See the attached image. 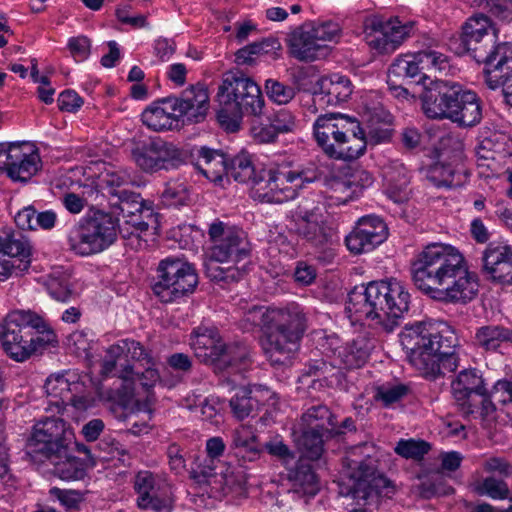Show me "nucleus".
<instances>
[{
	"label": "nucleus",
	"mask_w": 512,
	"mask_h": 512,
	"mask_svg": "<svg viewBox=\"0 0 512 512\" xmlns=\"http://www.w3.org/2000/svg\"><path fill=\"white\" fill-rule=\"evenodd\" d=\"M415 286L434 300L467 303L478 293L476 273L458 248L434 242L426 245L412 263Z\"/></svg>",
	"instance_id": "nucleus-1"
},
{
	"label": "nucleus",
	"mask_w": 512,
	"mask_h": 512,
	"mask_svg": "<svg viewBox=\"0 0 512 512\" xmlns=\"http://www.w3.org/2000/svg\"><path fill=\"white\" fill-rule=\"evenodd\" d=\"M246 330L260 327L263 335L261 348L273 366L288 365L300 348L307 329V317L295 303L285 307L254 306L243 316Z\"/></svg>",
	"instance_id": "nucleus-2"
},
{
	"label": "nucleus",
	"mask_w": 512,
	"mask_h": 512,
	"mask_svg": "<svg viewBox=\"0 0 512 512\" xmlns=\"http://www.w3.org/2000/svg\"><path fill=\"white\" fill-rule=\"evenodd\" d=\"M399 338L410 363L427 379L435 380L459 366L458 337L445 322L406 326Z\"/></svg>",
	"instance_id": "nucleus-3"
},
{
	"label": "nucleus",
	"mask_w": 512,
	"mask_h": 512,
	"mask_svg": "<svg viewBox=\"0 0 512 512\" xmlns=\"http://www.w3.org/2000/svg\"><path fill=\"white\" fill-rule=\"evenodd\" d=\"M409 305L410 294L405 285L390 278L354 288L348 295L345 311L352 322L371 320L384 331L392 332Z\"/></svg>",
	"instance_id": "nucleus-4"
},
{
	"label": "nucleus",
	"mask_w": 512,
	"mask_h": 512,
	"mask_svg": "<svg viewBox=\"0 0 512 512\" xmlns=\"http://www.w3.org/2000/svg\"><path fill=\"white\" fill-rule=\"evenodd\" d=\"M212 246L205 262L208 277L216 281H238L246 274V263L238 264L249 257L250 248L243 230L216 220L208 230Z\"/></svg>",
	"instance_id": "nucleus-5"
},
{
	"label": "nucleus",
	"mask_w": 512,
	"mask_h": 512,
	"mask_svg": "<svg viewBox=\"0 0 512 512\" xmlns=\"http://www.w3.org/2000/svg\"><path fill=\"white\" fill-rule=\"evenodd\" d=\"M131 362L149 364L151 356L143 345L134 339H120L110 345L101 364V373L105 376L115 371L117 365L118 378L121 384L110 391V399L121 407H128L135 402L134 368Z\"/></svg>",
	"instance_id": "nucleus-6"
},
{
	"label": "nucleus",
	"mask_w": 512,
	"mask_h": 512,
	"mask_svg": "<svg viewBox=\"0 0 512 512\" xmlns=\"http://www.w3.org/2000/svg\"><path fill=\"white\" fill-rule=\"evenodd\" d=\"M375 446L365 442L351 447L343 459V478L339 493L355 500H377L385 479L375 473L372 454Z\"/></svg>",
	"instance_id": "nucleus-7"
},
{
	"label": "nucleus",
	"mask_w": 512,
	"mask_h": 512,
	"mask_svg": "<svg viewBox=\"0 0 512 512\" xmlns=\"http://www.w3.org/2000/svg\"><path fill=\"white\" fill-rule=\"evenodd\" d=\"M28 327L45 335L41 341L47 344L58 342L56 334L43 317L31 311H12L0 325V340L6 354L17 362L28 359L36 349L34 339L23 332Z\"/></svg>",
	"instance_id": "nucleus-8"
},
{
	"label": "nucleus",
	"mask_w": 512,
	"mask_h": 512,
	"mask_svg": "<svg viewBox=\"0 0 512 512\" xmlns=\"http://www.w3.org/2000/svg\"><path fill=\"white\" fill-rule=\"evenodd\" d=\"M218 97L223 108L218 117L221 122L227 113L235 117L251 115L259 117L263 114L265 101L260 87L250 77L239 71L224 74L219 86Z\"/></svg>",
	"instance_id": "nucleus-9"
},
{
	"label": "nucleus",
	"mask_w": 512,
	"mask_h": 512,
	"mask_svg": "<svg viewBox=\"0 0 512 512\" xmlns=\"http://www.w3.org/2000/svg\"><path fill=\"white\" fill-rule=\"evenodd\" d=\"M75 445L85 452L84 445L75 442V434L68 422L58 417H46L37 421L27 440V451L32 457L55 459L65 455Z\"/></svg>",
	"instance_id": "nucleus-10"
},
{
	"label": "nucleus",
	"mask_w": 512,
	"mask_h": 512,
	"mask_svg": "<svg viewBox=\"0 0 512 512\" xmlns=\"http://www.w3.org/2000/svg\"><path fill=\"white\" fill-rule=\"evenodd\" d=\"M118 226V221L103 211L83 217L68 233L69 248L79 256L98 254L114 243Z\"/></svg>",
	"instance_id": "nucleus-11"
},
{
	"label": "nucleus",
	"mask_w": 512,
	"mask_h": 512,
	"mask_svg": "<svg viewBox=\"0 0 512 512\" xmlns=\"http://www.w3.org/2000/svg\"><path fill=\"white\" fill-rule=\"evenodd\" d=\"M198 284L195 268L178 257L162 259L151 283L153 295L162 303H174L192 294Z\"/></svg>",
	"instance_id": "nucleus-12"
},
{
	"label": "nucleus",
	"mask_w": 512,
	"mask_h": 512,
	"mask_svg": "<svg viewBox=\"0 0 512 512\" xmlns=\"http://www.w3.org/2000/svg\"><path fill=\"white\" fill-rule=\"evenodd\" d=\"M131 155L136 165L146 173L175 169L185 161L179 147L160 138L139 143Z\"/></svg>",
	"instance_id": "nucleus-13"
},
{
	"label": "nucleus",
	"mask_w": 512,
	"mask_h": 512,
	"mask_svg": "<svg viewBox=\"0 0 512 512\" xmlns=\"http://www.w3.org/2000/svg\"><path fill=\"white\" fill-rule=\"evenodd\" d=\"M32 262V246L23 236H0V282L23 276Z\"/></svg>",
	"instance_id": "nucleus-14"
},
{
	"label": "nucleus",
	"mask_w": 512,
	"mask_h": 512,
	"mask_svg": "<svg viewBox=\"0 0 512 512\" xmlns=\"http://www.w3.org/2000/svg\"><path fill=\"white\" fill-rule=\"evenodd\" d=\"M413 26L411 23L401 24L397 19L383 22L373 16L364 21L365 39L370 48L379 53H392L406 37L409 36Z\"/></svg>",
	"instance_id": "nucleus-15"
},
{
	"label": "nucleus",
	"mask_w": 512,
	"mask_h": 512,
	"mask_svg": "<svg viewBox=\"0 0 512 512\" xmlns=\"http://www.w3.org/2000/svg\"><path fill=\"white\" fill-rule=\"evenodd\" d=\"M496 31L491 20L478 14L470 17L463 26L462 42L471 56L481 63L496 41Z\"/></svg>",
	"instance_id": "nucleus-16"
},
{
	"label": "nucleus",
	"mask_w": 512,
	"mask_h": 512,
	"mask_svg": "<svg viewBox=\"0 0 512 512\" xmlns=\"http://www.w3.org/2000/svg\"><path fill=\"white\" fill-rule=\"evenodd\" d=\"M294 232L315 247H323L332 242L334 229L323 211L315 207L300 210L293 217Z\"/></svg>",
	"instance_id": "nucleus-17"
},
{
	"label": "nucleus",
	"mask_w": 512,
	"mask_h": 512,
	"mask_svg": "<svg viewBox=\"0 0 512 512\" xmlns=\"http://www.w3.org/2000/svg\"><path fill=\"white\" fill-rule=\"evenodd\" d=\"M386 237L384 221L378 216L368 215L358 220L356 227L346 236L345 243L351 253L361 254L373 250Z\"/></svg>",
	"instance_id": "nucleus-18"
},
{
	"label": "nucleus",
	"mask_w": 512,
	"mask_h": 512,
	"mask_svg": "<svg viewBox=\"0 0 512 512\" xmlns=\"http://www.w3.org/2000/svg\"><path fill=\"white\" fill-rule=\"evenodd\" d=\"M313 131L318 145L331 157L340 139L351 131V118L335 113L320 115L313 125Z\"/></svg>",
	"instance_id": "nucleus-19"
},
{
	"label": "nucleus",
	"mask_w": 512,
	"mask_h": 512,
	"mask_svg": "<svg viewBox=\"0 0 512 512\" xmlns=\"http://www.w3.org/2000/svg\"><path fill=\"white\" fill-rule=\"evenodd\" d=\"M41 168L38 148L32 142L20 141L10 154V165L6 174L14 182L27 183Z\"/></svg>",
	"instance_id": "nucleus-20"
},
{
	"label": "nucleus",
	"mask_w": 512,
	"mask_h": 512,
	"mask_svg": "<svg viewBox=\"0 0 512 512\" xmlns=\"http://www.w3.org/2000/svg\"><path fill=\"white\" fill-rule=\"evenodd\" d=\"M287 45L292 57L302 62H313L327 57L331 48L322 45L310 30V24L295 28L287 38Z\"/></svg>",
	"instance_id": "nucleus-21"
},
{
	"label": "nucleus",
	"mask_w": 512,
	"mask_h": 512,
	"mask_svg": "<svg viewBox=\"0 0 512 512\" xmlns=\"http://www.w3.org/2000/svg\"><path fill=\"white\" fill-rule=\"evenodd\" d=\"M352 91L353 85L348 77L340 74L322 76L313 86V100L322 108L337 106L346 102Z\"/></svg>",
	"instance_id": "nucleus-22"
},
{
	"label": "nucleus",
	"mask_w": 512,
	"mask_h": 512,
	"mask_svg": "<svg viewBox=\"0 0 512 512\" xmlns=\"http://www.w3.org/2000/svg\"><path fill=\"white\" fill-rule=\"evenodd\" d=\"M274 193H272L273 203H283L294 199L298 190L304 183H311L318 177L316 170L294 171L289 168H273Z\"/></svg>",
	"instance_id": "nucleus-23"
},
{
	"label": "nucleus",
	"mask_w": 512,
	"mask_h": 512,
	"mask_svg": "<svg viewBox=\"0 0 512 512\" xmlns=\"http://www.w3.org/2000/svg\"><path fill=\"white\" fill-rule=\"evenodd\" d=\"M179 114L190 122L199 123L206 117L209 109V94L203 85H192L182 91L179 97H171Z\"/></svg>",
	"instance_id": "nucleus-24"
},
{
	"label": "nucleus",
	"mask_w": 512,
	"mask_h": 512,
	"mask_svg": "<svg viewBox=\"0 0 512 512\" xmlns=\"http://www.w3.org/2000/svg\"><path fill=\"white\" fill-rule=\"evenodd\" d=\"M482 269L492 281L512 284V249L508 246H488L482 254Z\"/></svg>",
	"instance_id": "nucleus-25"
},
{
	"label": "nucleus",
	"mask_w": 512,
	"mask_h": 512,
	"mask_svg": "<svg viewBox=\"0 0 512 512\" xmlns=\"http://www.w3.org/2000/svg\"><path fill=\"white\" fill-rule=\"evenodd\" d=\"M190 346L200 362L219 365L225 343L216 329L199 326L191 334Z\"/></svg>",
	"instance_id": "nucleus-26"
},
{
	"label": "nucleus",
	"mask_w": 512,
	"mask_h": 512,
	"mask_svg": "<svg viewBox=\"0 0 512 512\" xmlns=\"http://www.w3.org/2000/svg\"><path fill=\"white\" fill-rule=\"evenodd\" d=\"M451 390L455 400L462 406L465 414L474 412V407L468 402L472 394L487 395L484 379L479 370L469 368L462 370L451 382Z\"/></svg>",
	"instance_id": "nucleus-27"
},
{
	"label": "nucleus",
	"mask_w": 512,
	"mask_h": 512,
	"mask_svg": "<svg viewBox=\"0 0 512 512\" xmlns=\"http://www.w3.org/2000/svg\"><path fill=\"white\" fill-rule=\"evenodd\" d=\"M453 101L455 102L451 104L449 120L464 127H471L480 122L482 108L480 99L475 92L456 87Z\"/></svg>",
	"instance_id": "nucleus-28"
},
{
	"label": "nucleus",
	"mask_w": 512,
	"mask_h": 512,
	"mask_svg": "<svg viewBox=\"0 0 512 512\" xmlns=\"http://www.w3.org/2000/svg\"><path fill=\"white\" fill-rule=\"evenodd\" d=\"M101 181L107 194L117 199L111 205L119 211V215L124 216L125 213H132L130 206L139 210L140 196L125 188L129 184V177L125 173L108 172Z\"/></svg>",
	"instance_id": "nucleus-29"
},
{
	"label": "nucleus",
	"mask_w": 512,
	"mask_h": 512,
	"mask_svg": "<svg viewBox=\"0 0 512 512\" xmlns=\"http://www.w3.org/2000/svg\"><path fill=\"white\" fill-rule=\"evenodd\" d=\"M374 348V341L365 334L358 335L351 342L333 350L334 365L346 369L362 367Z\"/></svg>",
	"instance_id": "nucleus-30"
},
{
	"label": "nucleus",
	"mask_w": 512,
	"mask_h": 512,
	"mask_svg": "<svg viewBox=\"0 0 512 512\" xmlns=\"http://www.w3.org/2000/svg\"><path fill=\"white\" fill-rule=\"evenodd\" d=\"M486 58L481 62L485 65L483 70L485 82L490 89H496L502 83L503 70L512 69V43L494 44Z\"/></svg>",
	"instance_id": "nucleus-31"
},
{
	"label": "nucleus",
	"mask_w": 512,
	"mask_h": 512,
	"mask_svg": "<svg viewBox=\"0 0 512 512\" xmlns=\"http://www.w3.org/2000/svg\"><path fill=\"white\" fill-rule=\"evenodd\" d=\"M179 119V114L171 97L153 102L141 114L143 124L156 132L173 129Z\"/></svg>",
	"instance_id": "nucleus-32"
},
{
	"label": "nucleus",
	"mask_w": 512,
	"mask_h": 512,
	"mask_svg": "<svg viewBox=\"0 0 512 512\" xmlns=\"http://www.w3.org/2000/svg\"><path fill=\"white\" fill-rule=\"evenodd\" d=\"M455 88V84L448 87L446 83H441L427 91L422 98V109L425 115L432 119H449L451 104L455 102L453 101Z\"/></svg>",
	"instance_id": "nucleus-33"
},
{
	"label": "nucleus",
	"mask_w": 512,
	"mask_h": 512,
	"mask_svg": "<svg viewBox=\"0 0 512 512\" xmlns=\"http://www.w3.org/2000/svg\"><path fill=\"white\" fill-rule=\"evenodd\" d=\"M367 145L366 132L360 127L358 121L351 119V131L345 133V137L340 139L331 158L345 161L356 160L365 153Z\"/></svg>",
	"instance_id": "nucleus-34"
},
{
	"label": "nucleus",
	"mask_w": 512,
	"mask_h": 512,
	"mask_svg": "<svg viewBox=\"0 0 512 512\" xmlns=\"http://www.w3.org/2000/svg\"><path fill=\"white\" fill-rule=\"evenodd\" d=\"M299 430L331 434L339 432L336 429V419L330 409L323 404L309 407L301 416Z\"/></svg>",
	"instance_id": "nucleus-35"
},
{
	"label": "nucleus",
	"mask_w": 512,
	"mask_h": 512,
	"mask_svg": "<svg viewBox=\"0 0 512 512\" xmlns=\"http://www.w3.org/2000/svg\"><path fill=\"white\" fill-rule=\"evenodd\" d=\"M270 395L271 392L268 389H263L261 386L241 388L231 398L230 407L234 416L239 420H243L248 417L254 409L264 404Z\"/></svg>",
	"instance_id": "nucleus-36"
},
{
	"label": "nucleus",
	"mask_w": 512,
	"mask_h": 512,
	"mask_svg": "<svg viewBox=\"0 0 512 512\" xmlns=\"http://www.w3.org/2000/svg\"><path fill=\"white\" fill-rule=\"evenodd\" d=\"M231 448L244 461H255L260 457L261 447L252 426L240 425L232 432Z\"/></svg>",
	"instance_id": "nucleus-37"
},
{
	"label": "nucleus",
	"mask_w": 512,
	"mask_h": 512,
	"mask_svg": "<svg viewBox=\"0 0 512 512\" xmlns=\"http://www.w3.org/2000/svg\"><path fill=\"white\" fill-rule=\"evenodd\" d=\"M82 384L78 381L76 373L67 370L51 374L45 381L44 389L49 397L64 403L73 392H78Z\"/></svg>",
	"instance_id": "nucleus-38"
},
{
	"label": "nucleus",
	"mask_w": 512,
	"mask_h": 512,
	"mask_svg": "<svg viewBox=\"0 0 512 512\" xmlns=\"http://www.w3.org/2000/svg\"><path fill=\"white\" fill-rule=\"evenodd\" d=\"M134 490L137 493V506H144L149 503L148 498L155 495L164 486L170 483L161 475L154 474L151 471H139L134 478Z\"/></svg>",
	"instance_id": "nucleus-39"
},
{
	"label": "nucleus",
	"mask_w": 512,
	"mask_h": 512,
	"mask_svg": "<svg viewBox=\"0 0 512 512\" xmlns=\"http://www.w3.org/2000/svg\"><path fill=\"white\" fill-rule=\"evenodd\" d=\"M393 116L383 110H375L368 119V131L366 139L368 144L376 145L391 139L393 129Z\"/></svg>",
	"instance_id": "nucleus-40"
},
{
	"label": "nucleus",
	"mask_w": 512,
	"mask_h": 512,
	"mask_svg": "<svg viewBox=\"0 0 512 512\" xmlns=\"http://www.w3.org/2000/svg\"><path fill=\"white\" fill-rule=\"evenodd\" d=\"M289 479L295 493L306 496H315L319 491V482L316 474L309 464L300 459L296 468L290 472Z\"/></svg>",
	"instance_id": "nucleus-41"
},
{
	"label": "nucleus",
	"mask_w": 512,
	"mask_h": 512,
	"mask_svg": "<svg viewBox=\"0 0 512 512\" xmlns=\"http://www.w3.org/2000/svg\"><path fill=\"white\" fill-rule=\"evenodd\" d=\"M389 83L394 82L393 78L405 79V78H417L418 82L426 80L423 76V71L420 69V62L415 53H407L399 55L394 59L390 65L388 71Z\"/></svg>",
	"instance_id": "nucleus-42"
},
{
	"label": "nucleus",
	"mask_w": 512,
	"mask_h": 512,
	"mask_svg": "<svg viewBox=\"0 0 512 512\" xmlns=\"http://www.w3.org/2000/svg\"><path fill=\"white\" fill-rule=\"evenodd\" d=\"M475 344L484 350H496L504 343L512 344V329L500 325H486L477 329Z\"/></svg>",
	"instance_id": "nucleus-43"
},
{
	"label": "nucleus",
	"mask_w": 512,
	"mask_h": 512,
	"mask_svg": "<svg viewBox=\"0 0 512 512\" xmlns=\"http://www.w3.org/2000/svg\"><path fill=\"white\" fill-rule=\"evenodd\" d=\"M332 436L331 434L310 432V430L300 431V436L296 440L297 447L301 453L300 459H303V461L305 459L318 460L324 451V438Z\"/></svg>",
	"instance_id": "nucleus-44"
},
{
	"label": "nucleus",
	"mask_w": 512,
	"mask_h": 512,
	"mask_svg": "<svg viewBox=\"0 0 512 512\" xmlns=\"http://www.w3.org/2000/svg\"><path fill=\"white\" fill-rule=\"evenodd\" d=\"M416 54L420 62V69L426 79H430L433 73L446 72L450 68L448 56L435 48L429 47L416 52Z\"/></svg>",
	"instance_id": "nucleus-45"
},
{
	"label": "nucleus",
	"mask_w": 512,
	"mask_h": 512,
	"mask_svg": "<svg viewBox=\"0 0 512 512\" xmlns=\"http://www.w3.org/2000/svg\"><path fill=\"white\" fill-rule=\"evenodd\" d=\"M48 460L54 465L53 473L62 480H79L85 474L82 462L71 456L70 451L61 457Z\"/></svg>",
	"instance_id": "nucleus-46"
},
{
	"label": "nucleus",
	"mask_w": 512,
	"mask_h": 512,
	"mask_svg": "<svg viewBox=\"0 0 512 512\" xmlns=\"http://www.w3.org/2000/svg\"><path fill=\"white\" fill-rule=\"evenodd\" d=\"M130 210L132 213H125L123 217L126 215L130 216V220L126 221V224L132 226L133 230L131 231V236H136L140 238L142 234H146L150 229L156 231L158 228V219L157 215L153 213L151 210L143 211L141 206L139 210H137L134 206H130Z\"/></svg>",
	"instance_id": "nucleus-47"
},
{
	"label": "nucleus",
	"mask_w": 512,
	"mask_h": 512,
	"mask_svg": "<svg viewBox=\"0 0 512 512\" xmlns=\"http://www.w3.org/2000/svg\"><path fill=\"white\" fill-rule=\"evenodd\" d=\"M249 349L242 344H230L224 346L219 362V368H231L236 371L245 370L249 363Z\"/></svg>",
	"instance_id": "nucleus-48"
},
{
	"label": "nucleus",
	"mask_w": 512,
	"mask_h": 512,
	"mask_svg": "<svg viewBox=\"0 0 512 512\" xmlns=\"http://www.w3.org/2000/svg\"><path fill=\"white\" fill-rule=\"evenodd\" d=\"M274 182L273 168L261 169L250 183L252 197L261 202L273 203Z\"/></svg>",
	"instance_id": "nucleus-49"
},
{
	"label": "nucleus",
	"mask_w": 512,
	"mask_h": 512,
	"mask_svg": "<svg viewBox=\"0 0 512 512\" xmlns=\"http://www.w3.org/2000/svg\"><path fill=\"white\" fill-rule=\"evenodd\" d=\"M44 285L49 295L57 301L67 302L73 295L69 284V277L64 272L54 271L47 275Z\"/></svg>",
	"instance_id": "nucleus-50"
},
{
	"label": "nucleus",
	"mask_w": 512,
	"mask_h": 512,
	"mask_svg": "<svg viewBox=\"0 0 512 512\" xmlns=\"http://www.w3.org/2000/svg\"><path fill=\"white\" fill-rule=\"evenodd\" d=\"M474 492L480 496H487L493 500L509 498L510 489L507 482L493 476H488L474 484Z\"/></svg>",
	"instance_id": "nucleus-51"
},
{
	"label": "nucleus",
	"mask_w": 512,
	"mask_h": 512,
	"mask_svg": "<svg viewBox=\"0 0 512 512\" xmlns=\"http://www.w3.org/2000/svg\"><path fill=\"white\" fill-rule=\"evenodd\" d=\"M229 173L235 181L250 184L257 173L252 156L244 151L236 155L231 161Z\"/></svg>",
	"instance_id": "nucleus-52"
},
{
	"label": "nucleus",
	"mask_w": 512,
	"mask_h": 512,
	"mask_svg": "<svg viewBox=\"0 0 512 512\" xmlns=\"http://www.w3.org/2000/svg\"><path fill=\"white\" fill-rule=\"evenodd\" d=\"M221 469H224V466L220 460L205 456L197 463L196 468L193 469L192 477L198 483H217Z\"/></svg>",
	"instance_id": "nucleus-53"
},
{
	"label": "nucleus",
	"mask_w": 512,
	"mask_h": 512,
	"mask_svg": "<svg viewBox=\"0 0 512 512\" xmlns=\"http://www.w3.org/2000/svg\"><path fill=\"white\" fill-rule=\"evenodd\" d=\"M455 173L451 165L435 163L428 168L426 177L436 187L452 188L458 185L455 182Z\"/></svg>",
	"instance_id": "nucleus-54"
},
{
	"label": "nucleus",
	"mask_w": 512,
	"mask_h": 512,
	"mask_svg": "<svg viewBox=\"0 0 512 512\" xmlns=\"http://www.w3.org/2000/svg\"><path fill=\"white\" fill-rule=\"evenodd\" d=\"M143 366H145L144 362H141ZM146 368L143 372H135L134 371V388H135V402L133 405L128 407H123L124 409H131V410H141V404L137 398V388H136V382L139 381L141 387L148 391L150 388H152L160 379L159 372L156 368H154V361L151 358V362L149 364H146Z\"/></svg>",
	"instance_id": "nucleus-55"
},
{
	"label": "nucleus",
	"mask_w": 512,
	"mask_h": 512,
	"mask_svg": "<svg viewBox=\"0 0 512 512\" xmlns=\"http://www.w3.org/2000/svg\"><path fill=\"white\" fill-rule=\"evenodd\" d=\"M330 187L333 192L330 198L335 199L338 204H345L359 195V185L352 178L333 179Z\"/></svg>",
	"instance_id": "nucleus-56"
},
{
	"label": "nucleus",
	"mask_w": 512,
	"mask_h": 512,
	"mask_svg": "<svg viewBox=\"0 0 512 512\" xmlns=\"http://www.w3.org/2000/svg\"><path fill=\"white\" fill-rule=\"evenodd\" d=\"M430 450V445L424 440L401 439L395 446V453L406 459H421Z\"/></svg>",
	"instance_id": "nucleus-57"
},
{
	"label": "nucleus",
	"mask_w": 512,
	"mask_h": 512,
	"mask_svg": "<svg viewBox=\"0 0 512 512\" xmlns=\"http://www.w3.org/2000/svg\"><path fill=\"white\" fill-rule=\"evenodd\" d=\"M310 30L322 45L337 41L341 34V27L334 21L310 22Z\"/></svg>",
	"instance_id": "nucleus-58"
},
{
	"label": "nucleus",
	"mask_w": 512,
	"mask_h": 512,
	"mask_svg": "<svg viewBox=\"0 0 512 512\" xmlns=\"http://www.w3.org/2000/svg\"><path fill=\"white\" fill-rule=\"evenodd\" d=\"M149 503L144 506H138L143 510H152L153 512H171L173 508V490L171 484L164 486L148 498Z\"/></svg>",
	"instance_id": "nucleus-59"
},
{
	"label": "nucleus",
	"mask_w": 512,
	"mask_h": 512,
	"mask_svg": "<svg viewBox=\"0 0 512 512\" xmlns=\"http://www.w3.org/2000/svg\"><path fill=\"white\" fill-rule=\"evenodd\" d=\"M189 200L187 186L183 182L170 181L162 192V202L167 206L185 205Z\"/></svg>",
	"instance_id": "nucleus-60"
},
{
	"label": "nucleus",
	"mask_w": 512,
	"mask_h": 512,
	"mask_svg": "<svg viewBox=\"0 0 512 512\" xmlns=\"http://www.w3.org/2000/svg\"><path fill=\"white\" fill-rule=\"evenodd\" d=\"M265 90L270 100L280 105L289 103L296 95L293 87L273 79L266 80Z\"/></svg>",
	"instance_id": "nucleus-61"
},
{
	"label": "nucleus",
	"mask_w": 512,
	"mask_h": 512,
	"mask_svg": "<svg viewBox=\"0 0 512 512\" xmlns=\"http://www.w3.org/2000/svg\"><path fill=\"white\" fill-rule=\"evenodd\" d=\"M92 339L85 330H76L69 334L66 339L67 348L77 356H89Z\"/></svg>",
	"instance_id": "nucleus-62"
},
{
	"label": "nucleus",
	"mask_w": 512,
	"mask_h": 512,
	"mask_svg": "<svg viewBox=\"0 0 512 512\" xmlns=\"http://www.w3.org/2000/svg\"><path fill=\"white\" fill-rule=\"evenodd\" d=\"M408 392V388L403 384L382 385L376 389L375 400L388 407L400 401Z\"/></svg>",
	"instance_id": "nucleus-63"
},
{
	"label": "nucleus",
	"mask_w": 512,
	"mask_h": 512,
	"mask_svg": "<svg viewBox=\"0 0 512 512\" xmlns=\"http://www.w3.org/2000/svg\"><path fill=\"white\" fill-rule=\"evenodd\" d=\"M270 122L279 133H289L297 126L296 117L285 108L277 110L271 117Z\"/></svg>",
	"instance_id": "nucleus-64"
}]
</instances>
